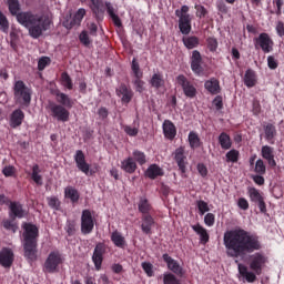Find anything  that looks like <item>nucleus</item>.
<instances>
[{
	"mask_svg": "<svg viewBox=\"0 0 284 284\" xmlns=\"http://www.w3.org/2000/svg\"><path fill=\"white\" fill-rule=\"evenodd\" d=\"M224 246L226 248V255L231 258H244L246 254H250L248 266L239 264V273L248 282L254 284L257 280V275H262L263 268L268 264V257L265 253H261L263 244L258 235H252L245 229H233V231H226L224 233Z\"/></svg>",
	"mask_w": 284,
	"mask_h": 284,
	"instance_id": "nucleus-1",
	"label": "nucleus"
},
{
	"mask_svg": "<svg viewBox=\"0 0 284 284\" xmlns=\"http://www.w3.org/2000/svg\"><path fill=\"white\" fill-rule=\"evenodd\" d=\"M8 8L12 16H16L18 23L28 29L32 39H39L43 32L50 30L52 19L44 14H34V12H20L21 6L19 0H8Z\"/></svg>",
	"mask_w": 284,
	"mask_h": 284,
	"instance_id": "nucleus-2",
	"label": "nucleus"
},
{
	"mask_svg": "<svg viewBox=\"0 0 284 284\" xmlns=\"http://www.w3.org/2000/svg\"><path fill=\"white\" fill-rule=\"evenodd\" d=\"M23 227V251L24 256L30 263L37 261L38 258V245L40 231L37 224H31V222H24Z\"/></svg>",
	"mask_w": 284,
	"mask_h": 284,
	"instance_id": "nucleus-3",
	"label": "nucleus"
},
{
	"mask_svg": "<svg viewBox=\"0 0 284 284\" xmlns=\"http://www.w3.org/2000/svg\"><path fill=\"white\" fill-rule=\"evenodd\" d=\"M13 100L20 105H30L32 101V90L24 81L19 79L13 83Z\"/></svg>",
	"mask_w": 284,
	"mask_h": 284,
	"instance_id": "nucleus-4",
	"label": "nucleus"
},
{
	"mask_svg": "<svg viewBox=\"0 0 284 284\" xmlns=\"http://www.w3.org/2000/svg\"><path fill=\"white\" fill-rule=\"evenodd\" d=\"M189 6H182L180 10H175V16L179 17V28L182 34L189 37L192 30V17L189 14Z\"/></svg>",
	"mask_w": 284,
	"mask_h": 284,
	"instance_id": "nucleus-5",
	"label": "nucleus"
},
{
	"mask_svg": "<svg viewBox=\"0 0 284 284\" xmlns=\"http://www.w3.org/2000/svg\"><path fill=\"white\" fill-rule=\"evenodd\" d=\"M49 111L51 116H53V119H57V121H69L70 119V110H68L67 108H63V105H61V102L58 101V103H55L54 101H52L51 103H49Z\"/></svg>",
	"mask_w": 284,
	"mask_h": 284,
	"instance_id": "nucleus-6",
	"label": "nucleus"
},
{
	"mask_svg": "<svg viewBox=\"0 0 284 284\" xmlns=\"http://www.w3.org/2000/svg\"><path fill=\"white\" fill-rule=\"evenodd\" d=\"M60 264H62V255L59 251H52L44 262L47 273H57Z\"/></svg>",
	"mask_w": 284,
	"mask_h": 284,
	"instance_id": "nucleus-7",
	"label": "nucleus"
},
{
	"mask_svg": "<svg viewBox=\"0 0 284 284\" xmlns=\"http://www.w3.org/2000/svg\"><path fill=\"white\" fill-rule=\"evenodd\" d=\"M176 81H178L179 85L182 87L185 97H189L190 99H194V97H196L197 90H196L194 83L192 81H190V79H187V77H185V74H179L176 77Z\"/></svg>",
	"mask_w": 284,
	"mask_h": 284,
	"instance_id": "nucleus-8",
	"label": "nucleus"
},
{
	"mask_svg": "<svg viewBox=\"0 0 284 284\" xmlns=\"http://www.w3.org/2000/svg\"><path fill=\"white\" fill-rule=\"evenodd\" d=\"M94 230V217H92L91 211H82L81 215V232L82 234H91Z\"/></svg>",
	"mask_w": 284,
	"mask_h": 284,
	"instance_id": "nucleus-9",
	"label": "nucleus"
},
{
	"mask_svg": "<svg viewBox=\"0 0 284 284\" xmlns=\"http://www.w3.org/2000/svg\"><path fill=\"white\" fill-rule=\"evenodd\" d=\"M257 45H260L263 52H272L274 41L267 32H261L260 36L255 38V48H257Z\"/></svg>",
	"mask_w": 284,
	"mask_h": 284,
	"instance_id": "nucleus-10",
	"label": "nucleus"
},
{
	"mask_svg": "<svg viewBox=\"0 0 284 284\" xmlns=\"http://www.w3.org/2000/svg\"><path fill=\"white\" fill-rule=\"evenodd\" d=\"M173 158L179 165V170L182 172V174H185L189 163L187 155L185 154V148H183L182 145L180 148H176V150H174L173 152Z\"/></svg>",
	"mask_w": 284,
	"mask_h": 284,
	"instance_id": "nucleus-11",
	"label": "nucleus"
},
{
	"mask_svg": "<svg viewBox=\"0 0 284 284\" xmlns=\"http://www.w3.org/2000/svg\"><path fill=\"white\" fill-rule=\"evenodd\" d=\"M106 252L105 244L99 242L93 251L92 261L95 266V271H101L103 264V255Z\"/></svg>",
	"mask_w": 284,
	"mask_h": 284,
	"instance_id": "nucleus-12",
	"label": "nucleus"
},
{
	"mask_svg": "<svg viewBox=\"0 0 284 284\" xmlns=\"http://www.w3.org/2000/svg\"><path fill=\"white\" fill-rule=\"evenodd\" d=\"M163 261H165L169 271H171L173 275L183 277L184 268L181 266V264H179L178 260H173L169 253H164Z\"/></svg>",
	"mask_w": 284,
	"mask_h": 284,
	"instance_id": "nucleus-13",
	"label": "nucleus"
},
{
	"mask_svg": "<svg viewBox=\"0 0 284 284\" xmlns=\"http://www.w3.org/2000/svg\"><path fill=\"white\" fill-rule=\"evenodd\" d=\"M26 214L28 213L20 201L9 202V216H12L13 221H16V219H23Z\"/></svg>",
	"mask_w": 284,
	"mask_h": 284,
	"instance_id": "nucleus-14",
	"label": "nucleus"
},
{
	"mask_svg": "<svg viewBox=\"0 0 284 284\" xmlns=\"http://www.w3.org/2000/svg\"><path fill=\"white\" fill-rule=\"evenodd\" d=\"M14 262V253L12 248H1L0 251V266L3 268H11Z\"/></svg>",
	"mask_w": 284,
	"mask_h": 284,
	"instance_id": "nucleus-15",
	"label": "nucleus"
},
{
	"mask_svg": "<svg viewBox=\"0 0 284 284\" xmlns=\"http://www.w3.org/2000/svg\"><path fill=\"white\" fill-rule=\"evenodd\" d=\"M203 59L200 50H193L191 57V68L195 74H202L204 68L202 65Z\"/></svg>",
	"mask_w": 284,
	"mask_h": 284,
	"instance_id": "nucleus-16",
	"label": "nucleus"
},
{
	"mask_svg": "<svg viewBox=\"0 0 284 284\" xmlns=\"http://www.w3.org/2000/svg\"><path fill=\"white\" fill-rule=\"evenodd\" d=\"M74 161H75L79 170H81V172H84V174H89L90 163H88V161L85 159V153L83 152V150L75 151Z\"/></svg>",
	"mask_w": 284,
	"mask_h": 284,
	"instance_id": "nucleus-17",
	"label": "nucleus"
},
{
	"mask_svg": "<svg viewBox=\"0 0 284 284\" xmlns=\"http://www.w3.org/2000/svg\"><path fill=\"white\" fill-rule=\"evenodd\" d=\"M118 97L121 98L123 103H130L133 98V90L126 83H120V85L115 90Z\"/></svg>",
	"mask_w": 284,
	"mask_h": 284,
	"instance_id": "nucleus-18",
	"label": "nucleus"
},
{
	"mask_svg": "<svg viewBox=\"0 0 284 284\" xmlns=\"http://www.w3.org/2000/svg\"><path fill=\"white\" fill-rule=\"evenodd\" d=\"M154 225H156V222L151 213H146L144 217H141V231L143 234H152Z\"/></svg>",
	"mask_w": 284,
	"mask_h": 284,
	"instance_id": "nucleus-19",
	"label": "nucleus"
},
{
	"mask_svg": "<svg viewBox=\"0 0 284 284\" xmlns=\"http://www.w3.org/2000/svg\"><path fill=\"white\" fill-rule=\"evenodd\" d=\"M262 156L263 159H266L271 168H275L277 165L274 148L272 145H262Z\"/></svg>",
	"mask_w": 284,
	"mask_h": 284,
	"instance_id": "nucleus-20",
	"label": "nucleus"
},
{
	"mask_svg": "<svg viewBox=\"0 0 284 284\" xmlns=\"http://www.w3.org/2000/svg\"><path fill=\"white\" fill-rule=\"evenodd\" d=\"M24 118H26V114H24L23 110H21V108H17L10 114V121H9L10 126L19 128V125H21V123H23Z\"/></svg>",
	"mask_w": 284,
	"mask_h": 284,
	"instance_id": "nucleus-21",
	"label": "nucleus"
},
{
	"mask_svg": "<svg viewBox=\"0 0 284 284\" xmlns=\"http://www.w3.org/2000/svg\"><path fill=\"white\" fill-rule=\"evenodd\" d=\"M53 94L55 95L57 101L60 102V104L68 110V108H72L73 101L69 94L65 92H61V90L57 89L53 90Z\"/></svg>",
	"mask_w": 284,
	"mask_h": 284,
	"instance_id": "nucleus-22",
	"label": "nucleus"
},
{
	"mask_svg": "<svg viewBox=\"0 0 284 284\" xmlns=\"http://www.w3.org/2000/svg\"><path fill=\"white\" fill-rule=\"evenodd\" d=\"M121 169L129 174H133L138 170V163L134 160V154L132 156H126L121 161Z\"/></svg>",
	"mask_w": 284,
	"mask_h": 284,
	"instance_id": "nucleus-23",
	"label": "nucleus"
},
{
	"mask_svg": "<svg viewBox=\"0 0 284 284\" xmlns=\"http://www.w3.org/2000/svg\"><path fill=\"white\" fill-rule=\"evenodd\" d=\"M204 88L211 94H219V92L222 90L221 83L216 77H211V79H207L204 83Z\"/></svg>",
	"mask_w": 284,
	"mask_h": 284,
	"instance_id": "nucleus-24",
	"label": "nucleus"
},
{
	"mask_svg": "<svg viewBox=\"0 0 284 284\" xmlns=\"http://www.w3.org/2000/svg\"><path fill=\"white\" fill-rule=\"evenodd\" d=\"M163 132L166 139H174L176 136V125L170 119L163 122Z\"/></svg>",
	"mask_w": 284,
	"mask_h": 284,
	"instance_id": "nucleus-25",
	"label": "nucleus"
},
{
	"mask_svg": "<svg viewBox=\"0 0 284 284\" xmlns=\"http://www.w3.org/2000/svg\"><path fill=\"white\" fill-rule=\"evenodd\" d=\"M138 210L141 212L142 216H145L148 212H152L153 205L150 203L149 199L146 196H140L138 201Z\"/></svg>",
	"mask_w": 284,
	"mask_h": 284,
	"instance_id": "nucleus-26",
	"label": "nucleus"
},
{
	"mask_svg": "<svg viewBox=\"0 0 284 284\" xmlns=\"http://www.w3.org/2000/svg\"><path fill=\"white\" fill-rule=\"evenodd\" d=\"M257 83V77L255 70H252V68H248V70L244 73V84L247 88H254Z\"/></svg>",
	"mask_w": 284,
	"mask_h": 284,
	"instance_id": "nucleus-27",
	"label": "nucleus"
},
{
	"mask_svg": "<svg viewBox=\"0 0 284 284\" xmlns=\"http://www.w3.org/2000/svg\"><path fill=\"white\" fill-rule=\"evenodd\" d=\"M105 8H106V12L111 17L114 26L121 27L122 26L121 18L119 17V14H116V10H115L114 6L111 3V1H105Z\"/></svg>",
	"mask_w": 284,
	"mask_h": 284,
	"instance_id": "nucleus-28",
	"label": "nucleus"
},
{
	"mask_svg": "<svg viewBox=\"0 0 284 284\" xmlns=\"http://www.w3.org/2000/svg\"><path fill=\"white\" fill-rule=\"evenodd\" d=\"M30 176L37 185H43V176L41 174V168L39 163H34L31 168Z\"/></svg>",
	"mask_w": 284,
	"mask_h": 284,
	"instance_id": "nucleus-29",
	"label": "nucleus"
},
{
	"mask_svg": "<svg viewBox=\"0 0 284 284\" xmlns=\"http://www.w3.org/2000/svg\"><path fill=\"white\" fill-rule=\"evenodd\" d=\"M64 196L67 199H70V201H72V203H78V201L80 199V192L73 185H68L67 187H64Z\"/></svg>",
	"mask_w": 284,
	"mask_h": 284,
	"instance_id": "nucleus-30",
	"label": "nucleus"
},
{
	"mask_svg": "<svg viewBox=\"0 0 284 284\" xmlns=\"http://www.w3.org/2000/svg\"><path fill=\"white\" fill-rule=\"evenodd\" d=\"M145 174L150 179H156V176H162L164 174V172H163V169L160 165H158V163H151V165H149Z\"/></svg>",
	"mask_w": 284,
	"mask_h": 284,
	"instance_id": "nucleus-31",
	"label": "nucleus"
},
{
	"mask_svg": "<svg viewBox=\"0 0 284 284\" xmlns=\"http://www.w3.org/2000/svg\"><path fill=\"white\" fill-rule=\"evenodd\" d=\"M150 83L152 88H155L159 90L160 88H163L165 85V79L161 72H154L150 79Z\"/></svg>",
	"mask_w": 284,
	"mask_h": 284,
	"instance_id": "nucleus-32",
	"label": "nucleus"
},
{
	"mask_svg": "<svg viewBox=\"0 0 284 284\" xmlns=\"http://www.w3.org/2000/svg\"><path fill=\"white\" fill-rule=\"evenodd\" d=\"M182 41L187 50H193L194 48H197V45H200V39L195 34H187V37L182 38Z\"/></svg>",
	"mask_w": 284,
	"mask_h": 284,
	"instance_id": "nucleus-33",
	"label": "nucleus"
},
{
	"mask_svg": "<svg viewBox=\"0 0 284 284\" xmlns=\"http://www.w3.org/2000/svg\"><path fill=\"white\" fill-rule=\"evenodd\" d=\"M264 131L266 141L274 143L275 136L277 134L276 125H274V123H266V125H264Z\"/></svg>",
	"mask_w": 284,
	"mask_h": 284,
	"instance_id": "nucleus-34",
	"label": "nucleus"
},
{
	"mask_svg": "<svg viewBox=\"0 0 284 284\" xmlns=\"http://www.w3.org/2000/svg\"><path fill=\"white\" fill-rule=\"evenodd\" d=\"M219 142L223 150H230L233 145V141L227 132L220 133Z\"/></svg>",
	"mask_w": 284,
	"mask_h": 284,
	"instance_id": "nucleus-35",
	"label": "nucleus"
},
{
	"mask_svg": "<svg viewBox=\"0 0 284 284\" xmlns=\"http://www.w3.org/2000/svg\"><path fill=\"white\" fill-rule=\"evenodd\" d=\"M192 229L194 230V232H196V234L200 235V240L202 243H207V241H210V235L204 226H201V224H194Z\"/></svg>",
	"mask_w": 284,
	"mask_h": 284,
	"instance_id": "nucleus-36",
	"label": "nucleus"
},
{
	"mask_svg": "<svg viewBox=\"0 0 284 284\" xmlns=\"http://www.w3.org/2000/svg\"><path fill=\"white\" fill-rule=\"evenodd\" d=\"M85 8H79L70 22V27L72 28L73 26H81V21H83V17H85Z\"/></svg>",
	"mask_w": 284,
	"mask_h": 284,
	"instance_id": "nucleus-37",
	"label": "nucleus"
},
{
	"mask_svg": "<svg viewBox=\"0 0 284 284\" xmlns=\"http://www.w3.org/2000/svg\"><path fill=\"white\" fill-rule=\"evenodd\" d=\"M111 241H113L116 247H125V237H123V235H121L119 231H113V233L111 234Z\"/></svg>",
	"mask_w": 284,
	"mask_h": 284,
	"instance_id": "nucleus-38",
	"label": "nucleus"
},
{
	"mask_svg": "<svg viewBox=\"0 0 284 284\" xmlns=\"http://www.w3.org/2000/svg\"><path fill=\"white\" fill-rule=\"evenodd\" d=\"M135 163L144 165L146 163V154L142 150H133L132 152Z\"/></svg>",
	"mask_w": 284,
	"mask_h": 284,
	"instance_id": "nucleus-39",
	"label": "nucleus"
},
{
	"mask_svg": "<svg viewBox=\"0 0 284 284\" xmlns=\"http://www.w3.org/2000/svg\"><path fill=\"white\" fill-rule=\"evenodd\" d=\"M61 83L68 90H73V88H74V83H73L69 72H62L61 73Z\"/></svg>",
	"mask_w": 284,
	"mask_h": 284,
	"instance_id": "nucleus-40",
	"label": "nucleus"
},
{
	"mask_svg": "<svg viewBox=\"0 0 284 284\" xmlns=\"http://www.w3.org/2000/svg\"><path fill=\"white\" fill-rule=\"evenodd\" d=\"M2 225L4 230H11V232H17L19 230L18 222H14V217H10V220H3Z\"/></svg>",
	"mask_w": 284,
	"mask_h": 284,
	"instance_id": "nucleus-41",
	"label": "nucleus"
},
{
	"mask_svg": "<svg viewBox=\"0 0 284 284\" xmlns=\"http://www.w3.org/2000/svg\"><path fill=\"white\" fill-rule=\"evenodd\" d=\"M189 141H190L191 148H200L201 145V139L197 132L191 131L189 134Z\"/></svg>",
	"mask_w": 284,
	"mask_h": 284,
	"instance_id": "nucleus-42",
	"label": "nucleus"
},
{
	"mask_svg": "<svg viewBox=\"0 0 284 284\" xmlns=\"http://www.w3.org/2000/svg\"><path fill=\"white\" fill-rule=\"evenodd\" d=\"M239 159H240V150H236L235 148H233L232 150L229 149V152H226V161L236 163Z\"/></svg>",
	"mask_w": 284,
	"mask_h": 284,
	"instance_id": "nucleus-43",
	"label": "nucleus"
},
{
	"mask_svg": "<svg viewBox=\"0 0 284 284\" xmlns=\"http://www.w3.org/2000/svg\"><path fill=\"white\" fill-rule=\"evenodd\" d=\"M255 172L260 173L262 176L266 174L267 168L263 159H257V161H255Z\"/></svg>",
	"mask_w": 284,
	"mask_h": 284,
	"instance_id": "nucleus-44",
	"label": "nucleus"
},
{
	"mask_svg": "<svg viewBox=\"0 0 284 284\" xmlns=\"http://www.w3.org/2000/svg\"><path fill=\"white\" fill-rule=\"evenodd\" d=\"M163 284H181V282L173 274V272H171V273H164V275H163Z\"/></svg>",
	"mask_w": 284,
	"mask_h": 284,
	"instance_id": "nucleus-45",
	"label": "nucleus"
},
{
	"mask_svg": "<svg viewBox=\"0 0 284 284\" xmlns=\"http://www.w3.org/2000/svg\"><path fill=\"white\" fill-rule=\"evenodd\" d=\"M104 17H105L104 3L102 0H99L98 10L95 12V19L98 22H100V21H103Z\"/></svg>",
	"mask_w": 284,
	"mask_h": 284,
	"instance_id": "nucleus-46",
	"label": "nucleus"
},
{
	"mask_svg": "<svg viewBox=\"0 0 284 284\" xmlns=\"http://www.w3.org/2000/svg\"><path fill=\"white\" fill-rule=\"evenodd\" d=\"M207 48L211 52H216L219 48V41L216 37H207L206 39Z\"/></svg>",
	"mask_w": 284,
	"mask_h": 284,
	"instance_id": "nucleus-47",
	"label": "nucleus"
},
{
	"mask_svg": "<svg viewBox=\"0 0 284 284\" xmlns=\"http://www.w3.org/2000/svg\"><path fill=\"white\" fill-rule=\"evenodd\" d=\"M9 28V20L7 19L6 14L0 11V30H2L3 32H8Z\"/></svg>",
	"mask_w": 284,
	"mask_h": 284,
	"instance_id": "nucleus-48",
	"label": "nucleus"
},
{
	"mask_svg": "<svg viewBox=\"0 0 284 284\" xmlns=\"http://www.w3.org/2000/svg\"><path fill=\"white\" fill-rule=\"evenodd\" d=\"M48 204L50 205V207H53V210H60L61 207V201L59 196H49Z\"/></svg>",
	"mask_w": 284,
	"mask_h": 284,
	"instance_id": "nucleus-49",
	"label": "nucleus"
},
{
	"mask_svg": "<svg viewBox=\"0 0 284 284\" xmlns=\"http://www.w3.org/2000/svg\"><path fill=\"white\" fill-rule=\"evenodd\" d=\"M79 39L81 41V43H83V45L88 47L90 45V43H92L91 39H90V34H88V30H82V32H80L79 34Z\"/></svg>",
	"mask_w": 284,
	"mask_h": 284,
	"instance_id": "nucleus-50",
	"label": "nucleus"
},
{
	"mask_svg": "<svg viewBox=\"0 0 284 284\" xmlns=\"http://www.w3.org/2000/svg\"><path fill=\"white\" fill-rule=\"evenodd\" d=\"M132 71L134 73L135 79H138V77H143V72L140 70V63L139 61H136V59H132Z\"/></svg>",
	"mask_w": 284,
	"mask_h": 284,
	"instance_id": "nucleus-51",
	"label": "nucleus"
},
{
	"mask_svg": "<svg viewBox=\"0 0 284 284\" xmlns=\"http://www.w3.org/2000/svg\"><path fill=\"white\" fill-rule=\"evenodd\" d=\"M248 195L251 197V201H254L258 204L260 201V190L257 187H248Z\"/></svg>",
	"mask_w": 284,
	"mask_h": 284,
	"instance_id": "nucleus-52",
	"label": "nucleus"
},
{
	"mask_svg": "<svg viewBox=\"0 0 284 284\" xmlns=\"http://www.w3.org/2000/svg\"><path fill=\"white\" fill-rule=\"evenodd\" d=\"M51 59L50 57H40L38 61V70H45L47 65H50Z\"/></svg>",
	"mask_w": 284,
	"mask_h": 284,
	"instance_id": "nucleus-53",
	"label": "nucleus"
},
{
	"mask_svg": "<svg viewBox=\"0 0 284 284\" xmlns=\"http://www.w3.org/2000/svg\"><path fill=\"white\" fill-rule=\"evenodd\" d=\"M252 112H253V114H255V116H257L258 114H261V112H262V105H261L260 99H253Z\"/></svg>",
	"mask_w": 284,
	"mask_h": 284,
	"instance_id": "nucleus-54",
	"label": "nucleus"
},
{
	"mask_svg": "<svg viewBox=\"0 0 284 284\" xmlns=\"http://www.w3.org/2000/svg\"><path fill=\"white\" fill-rule=\"evenodd\" d=\"M197 209H199L201 214H205V212H209L210 205H209L207 201H204L203 199H200L197 201Z\"/></svg>",
	"mask_w": 284,
	"mask_h": 284,
	"instance_id": "nucleus-55",
	"label": "nucleus"
},
{
	"mask_svg": "<svg viewBox=\"0 0 284 284\" xmlns=\"http://www.w3.org/2000/svg\"><path fill=\"white\" fill-rule=\"evenodd\" d=\"M195 10H196V17H199L200 19H202L203 17H206L209 12L205 6H202L201 3L195 4Z\"/></svg>",
	"mask_w": 284,
	"mask_h": 284,
	"instance_id": "nucleus-56",
	"label": "nucleus"
},
{
	"mask_svg": "<svg viewBox=\"0 0 284 284\" xmlns=\"http://www.w3.org/2000/svg\"><path fill=\"white\" fill-rule=\"evenodd\" d=\"M267 63L271 70H276V68H278V61L273 54L267 57Z\"/></svg>",
	"mask_w": 284,
	"mask_h": 284,
	"instance_id": "nucleus-57",
	"label": "nucleus"
},
{
	"mask_svg": "<svg viewBox=\"0 0 284 284\" xmlns=\"http://www.w3.org/2000/svg\"><path fill=\"white\" fill-rule=\"evenodd\" d=\"M17 169L14 168V165H4V168L2 169V174H4V176H13V174H16Z\"/></svg>",
	"mask_w": 284,
	"mask_h": 284,
	"instance_id": "nucleus-58",
	"label": "nucleus"
},
{
	"mask_svg": "<svg viewBox=\"0 0 284 284\" xmlns=\"http://www.w3.org/2000/svg\"><path fill=\"white\" fill-rule=\"evenodd\" d=\"M142 268H143L144 273H146V275L149 277H152V275H153V266H152V264L150 262H143Z\"/></svg>",
	"mask_w": 284,
	"mask_h": 284,
	"instance_id": "nucleus-59",
	"label": "nucleus"
},
{
	"mask_svg": "<svg viewBox=\"0 0 284 284\" xmlns=\"http://www.w3.org/2000/svg\"><path fill=\"white\" fill-rule=\"evenodd\" d=\"M134 87L138 92H143L144 81H142V77H136V79H134Z\"/></svg>",
	"mask_w": 284,
	"mask_h": 284,
	"instance_id": "nucleus-60",
	"label": "nucleus"
},
{
	"mask_svg": "<svg viewBox=\"0 0 284 284\" xmlns=\"http://www.w3.org/2000/svg\"><path fill=\"white\" fill-rule=\"evenodd\" d=\"M204 222L206 225H209L211 227V225H214L215 223V215L214 213H206V215L204 216Z\"/></svg>",
	"mask_w": 284,
	"mask_h": 284,
	"instance_id": "nucleus-61",
	"label": "nucleus"
},
{
	"mask_svg": "<svg viewBox=\"0 0 284 284\" xmlns=\"http://www.w3.org/2000/svg\"><path fill=\"white\" fill-rule=\"evenodd\" d=\"M213 104L217 110H222L223 108V97H221L220 92H217L216 97L213 100Z\"/></svg>",
	"mask_w": 284,
	"mask_h": 284,
	"instance_id": "nucleus-62",
	"label": "nucleus"
},
{
	"mask_svg": "<svg viewBox=\"0 0 284 284\" xmlns=\"http://www.w3.org/2000/svg\"><path fill=\"white\" fill-rule=\"evenodd\" d=\"M124 132L130 136H136L139 134V128H132V125H124Z\"/></svg>",
	"mask_w": 284,
	"mask_h": 284,
	"instance_id": "nucleus-63",
	"label": "nucleus"
},
{
	"mask_svg": "<svg viewBox=\"0 0 284 284\" xmlns=\"http://www.w3.org/2000/svg\"><path fill=\"white\" fill-rule=\"evenodd\" d=\"M275 30L278 37H284V21H277L275 26Z\"/></svg>",
	"mask_w": 284,
	"mask_h": 284,
	"instance_id": "nucleus-64",
	"label": "nucleus"
}]
</instances>
